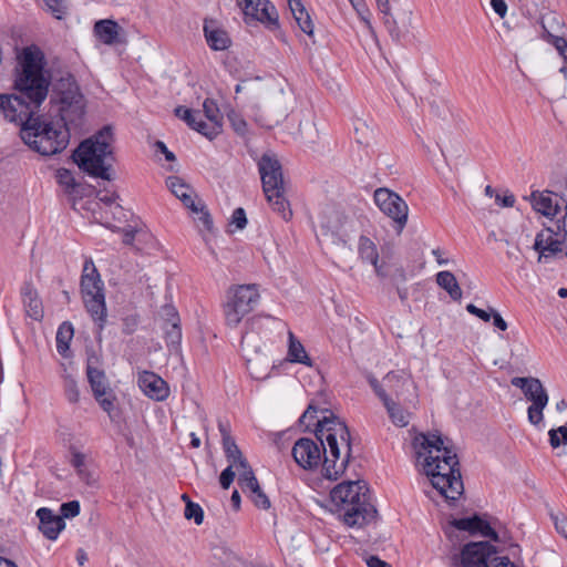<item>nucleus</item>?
<instances>
[{
  "instance_id": "nucleus-19",
  "label": "nucleus",
  "mask_w": 567,
  "mask_h": 567,
  "mask_svg": "<svg viewBox=\"0 0 567 567\" xmlns=\"http://www.w3.org/2000/svg\"><path fill=\"white\" fill-rule=\"evenodd\" d=\"M80 288L82 297L95 296V292L104 293V284L92 258H86L83 264Z\"/></svg>"
},
{
  "instance_id": "nucleus-51",
  "label": "nucleus",
  "mask_w": 567,
  "mask_h": 567,
  "mask_svg": "<svg viewBox=\"0 0 567 567\" xmlns=\"http://www.w3.org/2000/svg\"><path fill=\"white\" fill-rule=\"evenodd\" d=\"M235 465L233 464H229L221 473H220V476H219V483H220V486L224 488V489H228L229 486L231 485V483L234 482V478H235V472L233 470Z\"/></svg>"
},
{
  "instance_id": "nucleus-4",
  "label": "nucleus",
  "mask_w": 567,
  "mask_h": 567,
  "mask_svg": "<svg viewBox=\"0 0 567 567\" xmlns=\"http://www.w3.org/2000/svg\"><path fill=\"white\" fill-rule=\"evenodd\" d=\"M330 499L334 511L349 527H363L378 518V511L371 503L369 487L363 481L338 484L331 489Z\"/></svg>"
},
{
  "instance_id": "nucleus-42",
  "label": "nucleus",
  "mask_w": 567,
  "mask_h": 567,
  "mask_svg": "<svg viewBox=\"0 0 567 567\" xmlns=\"http://www.w3.org/2000/svg\"><path fill=\"white\" fill-rule=\"evenodd\" d=\"M205 117L213 123H223V115L217 103L212 99H206L203 104Z\"/></svg>"
},
{
  "instance_id": "nucleus-55",
  "label": "nucleus",
  "mask_w": 567,
  "mask_h": 567,
  "mask_svg": "<svg viewBox=\"0 0 567 567\" xmlns=\"http://www.w3.org/2000/svg\"><path fill=\"white\" fill-rule=\"evenodd\" d=\"M84 461L85 457L80 452H74L71 457L72 466L78 471V474L82 477L84 475Z\"/></svg>"
},
{
  "instance_id": "nucleus-11",
  "label": "nucleus",
  "mask_w": 567,
  "mask_h": 567,
  "mask_svg": "<svg viewBox=\"0 0 567 567\" xmlns=\"http://www.w3.org/2000/svg\"><path fill=\"white\" fill-rule=\"evenodd\" d=\"M512 384L519 388L525 398L532 402L527 409L528 421L534 425L542 423L543 410L548 403V394L540 380L533 377H516L512 379Z\"/></svg>"
},
{
  "instance_id": "nucleus-6",
  "label": "nucleus",
  "mask_w": 567,
  "mask_h": 567,
  "mask_svg": "<svg viewBox=\"0 0 567 567\" xmlns=\"http://www.w3.org/2000/svg\"><path fill=\"white\" fill-rule=\"evenodd\" d=\"M113 141L112 126H103L90 138L80 143L72 155L74 163L92 177L113 181Z\"/></svg>"
},
{
  "instance_id": "nucleus-31",
  "label": "nucleus",
  "mask_w": 567,
  "mask_h": 567,
  "mask_svg": "<svg viewBox=\"0 0 567 567\" xmlns=\"http://www.w3.org/2000/svg\"><path fill=\"white\" fill-rule=\"evenodd\" d=\"M359 256L363 261L370 262L374 266L375 272L384 277L385 274L382 271V266L378 264L379 255L375 244L368 237L361 236L359 239Z\"/></svg>"
},
{
  "instance_id": "nucleus-32",
  "label": "nucleus",
  "mask_w": 567,
  "mask_h": 567,
  "mask_svg": "<svg viewBox=\"0 0 567 567\" xmlns=\"http://www.w3.org/2000/svg\"><path fill=\"white\" fill-rule=\"evenodd\" d=\"M288 360L293 363H300L308 367L312 365L311 359L307 354L302 343L289 331Z\"/></svg>"
},
{
  "instance_id": "nucleus-22",
  "label": "nucleus",
  "mask_w": 567,
  "mask_h": 567,
  "mask_svg": "<svg viewBox=\"0 0 567 567\" xmlns=\"http://www.w3.org/2000/svg\"><path fill=\"white\" fill-rule=\"evenodd\" d=\"M532 196L533 207L545 216H556L560 212L561 206L564 205L565 207L567 205L564 198L558 197L557 194L554 195L551 192L539 194L537 197L533 193Z\"/></svg>"
},
{
  "instance_id": "nucleus-30",
  "label": "nucleus",
  "mask_w": 567,
  "mask_h": 567,
  "mask_svg": "<svg viewBox=\"0 0 567 567\" xmlns=\"http://www.w3.org/2000/svg\"><path fill=\"white\" fill-rule=\"evenodd\" d=\"M288 4L300 30L311 37L313 34V22L302 2L300 0H288Z\"/></svg>"
},
{
  "instance_id": "nucleus-63",
  "label": "nucleus",
  "mask_w": 567,
  "mask_h": 567,
  "mask_svg": "<svg viewBox=\"0 0 567 567\" xmlns=\"http://www.w3.org/2000/svg\"><path fill=\"white\" fill-rule=\"evenodd\" d=\"M555 527L558 533H560L567 539V518L564 517L561 519L555 518Z\"/></svg>"
},
{
  "instance_id": "nucleus-28",
  "label": "nucleus",
  "mask_w": 567,
  "mask_h": 567,
  "mask_svg": "<svg viewBox=\"0 0 567 567\" xmlns=\"http://www.w3.org/2000/svg\"><path fill=\"white\" fill-rule=\"evenodd\" d=\"M204 33L208 45L215 51L226 50L231 43L227 32L218 28L214 21H205Z\"/></svg>"
},
{
  "instance_id": "nucleus-10",
  "label": "nucleus",
  "mask_w": 567,
  "mask_h": 567,
  "mask_svg": "<svg viewBox=\"0 0 567 567\" xmlns=\"http://www.w3.org/2000/svg\"><path fill=\"white\" fill-rule=\"evenodd\" d=\"M259 293L255 285L238 286L228 295L224 307L226 323L237 327L243 318L258 303Z\"/></svg>"
},
{
  "instance_id": "nucleus-3",
  "label": "nucleus",
  "mask_w": 567,
  "mask_h": 567,
  "mask_svg": "<svg viewBox=\"0 0 567 567\" xmlns=\"http://www.w3.org/2000/svg\"><path fill=\"white\" fill-rule=\"evenodd\" d=\"M417 461L424 457L423 468L441 495L456 499L463 492L460 462L452 447L444 445L440 434H420L413 441Z\"/></svg>"
},
{
  "instance_id": "nucleus-40",
  "label": "nucleus",
  "mask_w": 567,
  "mask_h": 567,
  "mask_svg": "<svg viewBox=\"0 0 567 567\" xmlns=\"http://www.w3.org/2000/svg\"><path fill=\"white\" fill-rule=\"evenodd\" d=\"M64 395L70 403H78L80 400V391L78 383L71 375H65L63 380Z\"/></svg>"
},
{
  "instance_id": "nucleus-35",
  "label": "nucleus",
  "mask_w": 567,
  "mask_h": 567,
  "mask_svg": "<svg viewBox=\"0 0 567 567\" xmlns=\"http://www.w3.org/2000/svg\"><path fill=\"white\" fill-rule=\"evenodd\" d=\"M74 329L71 322L64 321L60 324L58 332H56V350L58 352L66 357V351L70 348V342L73 338Z\"/></svg>"
},
{
  "instance_id": "nucleus-38",
  "label": "nucleus",
  "mask_w": 567,
  "mask_h": 567,
  "mask_svg": "<svg viewBox=\"0 0 567 567\" xmlns=\"http://www.w3.org/2000/svg\"><path fill=\"white\" fill-rule=\"evenodd\" d=\"M241 468L238 476V485L240 486L244 493H247L251 488H258V480L255 476L252 468L249 466L248 462L246 465L238 466Z\"/></svg>"
},
{
  "instance_id": "nucleus-8",
  "label": "nucleus",
  "mask_w": 567,
  "mask_h": 567,
  "mask_svg": "<svg viewBox=\"0 0 567 567\" xmlns=\"http://www.w3.org/2000/svg\"><path fill=\"white\" fill-rule=\"evenodd\" d=\"M258 171L267 202L272 210L281 216L284 220H289L292 216V210L285 196L286 189L281 163L275 155L264 154L258 161Z\"/></svg>"
},
{
  "instance_id": "nucleus-54",
  "label": "nucleus",
  "mask_w": 567,
  "mask_h": 567,
  "mask_svg": "<svg viewBox=\"0 0 567 567\" xmlns=\"http://www.w3.org/2000/svg\"><path fill=\"white\" fill-rule=\"evenodd\" d=\"M318 409L313 404H309L307 410L299 419V423L305 425L308 430L310 426V421L317 417Z\"/></svg>"
},
{
  "instance_id": "nucleus-48",
  "label": "nucleus",
  "mask_w": 567,
  "mask_h": 567,
  "mask_svg": "<svg viewBox=\"0 0 567 567\" xmlns=\"http://www.w3.org/2000/svg\"><path fill=\"white\" fill-rule=\"evenodd\" d=\"M227 117L231 124L234 131L239 135H245L247 132V123L246 121L234 110H230L227 113Z\"/></svg>"
},
{
  "instance_id": "nucleus-33",
  "label": "nucleus",
  "mask_w": 567,
  "mask_h": 567,
  "mask_svg": "<svg viewBox=\"0 0 567 567\" xmlns=\"http://www.w3.org/2000/svg\"><path fill=\"white\" fill-rule=\"evenodd\" d=\"M436 284L444 289L453 300L458 301L462 298V289L451 271H440L436 275Z\"/></svg>"
},
{
  "instance_id": "nucleus-23",
  "label": "nucleus",
  "mask_w": 567,
  "mask_h": 567,
  "mask_svg": "<svg viewBox=\"0 0 567 567\" xmlns=\"http://www.w3.org/2000/svg\"><path fill=\"white\" fill-rule=\"evenodd\" d=\"M82 299L86 311L96 323L97 329L100 331L103 330L107 317L105 293H95V296L82 297Z\"/></svg>"
},
{
  "instance_id": "nucleus-37",
  "label": "nucleus",
  "mask_w": 567,
  "mask_h": 567,
  "mask_svg": "<svg viewBox=\"0 0 567 567\" xmlns=\"http://www.w3.org/2000/svg\"><path fill=\"white\" fill-rule=\"evenodd\" d=\"M221 127L223 123L205 122L199 113V117H196L195 124H193L190 128L197 131L212 141L221 133Z\"/></svg>"
},
{
  "instance_id": "nucleus-1",
  "label": "nucleus",
  "mask_w": 567,
  "mask_h": 567,
  "mask_svg": "<svg viewBox=\"0 0 567 567\" xmlns=\"http://www.w3.org/2000/svg\"><path fill=\"white\" fill-rule=\"evenodd\" d=\"M317 421L315 439L301 437L293 444L291 454L303 470L312 471L322 465V475L338 480L347 470L352 456L351 434L347 424L328 410Z\"/></svg>"
},
{
  "instance_id": "nucleus-9",
  "label": "nucleus",
  "mask_w": 567,
  "mask_h": 567,
  "mask_svg": "<svg viewBox=\"0 0 567 567\" xmlns=\"http://www.w3.org/2000/svg\"><path fill=\"white\" fill-rule=\"evenodd\" d=\"M497 547L487 540L470 542L450 557V567H518L507 556H497Z\"/></svg>"
},
{
  "instance_id": "nucleus-59",
  "label": "nucleus",
  "mask_w": 567,
  "mask_h": 567,
  "mask_svg": "<svg viewBox=\"0 0 567 567\" xmlns=\"http://www.w3.org/2000/svg\"><path fill=\"white\" fill-rule=\"evenodd\" d=\"M218 430L221 434V442H226L227 439H234L231 436L230 424L228 422L218 421Z\"/></svg>"
},
{
  "instance_id": "nucleus-47",
  "label": "nucleus",
  "mask_w": 567,
  "mask_h": 567,
  "mask_svg": "<svg viewBox=\"0 0 567 567\" xmlns=\"http://www.w3.org/2000/svg\"><path fill=\"white\" fill-rule=\"evenodd\" d=\"M56 179L58 183L64 187V192L66 194L70 193V189L74 186L76 183L75 178L73 177L72 173L66 168H60L56 173Z\"/></svg>"
},
{
  "instance_id": "nucleus-43",
  "label": "nucleus",
  "mask_w": 567,
  "mask_h": 567,
  "mask_svg": "<svg viewBox=\"0 0 567 567\" xmlns=\"http://www.w3.org/2000/svg\"><path fill=\"white\" fill-rule=\"evenodd\" d=\"M48 11L52 13V16L56 19H62L68 12V1L66 0H43Z\"/></svg>"
},
{
  "instance_id": "nucleus-24",
  "label": "nucleus",
  "mask_w": 567,
  "mask_h": 567,
  "mask_svg": "<svg viewBox=\"0 0 567 567\" xmlns=\"http://www.w3.org/2000/svg\"><path fill=\"white\" fill-rule=\"evenodd\" d=\"M380 12L383 14V23L391 39L400 43L409 33L408 25L400 27L390 13L389 0H375Z\"/></svg>"
},
{
  "instance_id": "nucleus-21",
  "label": "nucleus",
  "mask_w": 567,
  "mask_h": 567,
  "mask_svg": "<svg viewBox=\"0 0 567 567\" xmlns=\"http://www.w3.org/2000/svg\"><path fill=\"white\" fill-rule=\"evenodd\" d=\"M162 316L165 317L162 329L165 333L166 344L169 348H177L182 340V329L176 309L171 305L162 308Z\"/></svg>"
},
{
  "instance_id": "nucleus-18",
  "label": "nucleus",
  "mask_w": 567,
  "mask_h": 567,
  "mask_svg": "<svg viewBox=\"0 0 567 567\" xmlns=\"http://www.w3.org/2000/svg\"><path fill=\"white\" fill-rule=\"evenodd\" d=\"M137 382L143 393L152 400L164 401L169 395L167 383L154 372H141Z\"/></svg>"
},
{
  "instance_id": "nucleus-14",
  "label": "nucleus",
  "mask_w": 567,
  "mask_h": 567,
  "mask_svg": "<svg viewBox=\"0 0 567 567\" xmlns=\"http://www.w3.org/2000/svg\"><path fill=\"white\" fill-rule=\"evenodd\" d=\"M99 362V358L92 355L87 359L86 363V377L92 389L94 399L99 402L100 406L110 416H112V412L114 410V395L109 388L107 379L105 372L95 367Z\"/></svg>"
},
{
  "instance_id": "nucleus-64",
  "label": "nucleus",
  "mask_w": 567,
  "mask_h": 567,
  "mask_svg": "<svg viewBox=\"0 0 567 567\" xmlns=\"http://www.w3.org/2000/svg\"><path fill=\"white\" fill-rule=\"evenodd\" d=\"M96 193V196L99 198L100 202L104 203L105 205H111L115 202V199L118 197V195L116 193H112V194H106V195H103L101 196V192H95Z\"/></svg>"
},
{
  "instance_id": "nucleus-27",
  "label": "nucleus",
  "mask_w": 567,
  "mask_h": 567,
  "mask_svg": "<svg viewBox=\"0 0 567 567\" xmlns=\"http://www.w3.org/2000/svg\"><path fill=\"white\" fill-rule=\"evenodd\" d=\"M166 185L171 192L182 200L185 207L190 209L193 213L198 212V205L192 196V189L189 185L185 184L178 176H169L166 179Z\"/></svg>"
},
{
  "instance_id": "nucleus-56",
  "label": "nucleus",
  "mask_w": 567,
  "mask_h": 567,
  "mask_svg": "<svg viewBox=\"0 0 567 567\" xmlns=\"http://www.w3.org/2000/svg\"><path fill=\"white\" fill-rule=\"evenodd\" d=\"M198 216V220L203 224L204 228L210 230L213 227V219L210 214L205 209L204 206H198V212L196 213Z\"/></svg>"
},
{
  "instance_id": "nucleus-36",
  "label": "nucleus",
  "mask_w": 567,
  "mask_h": 567,
  "mask_svg": "<svg viewBox=\"0 0 567 567\" xmlns=\"http://www.w3.org/2000/svg\"><path fill=\"white\" fill-rule=\"evenodd\" d=\"M223 450L227 461L235 466L246 465L247 460L243 456L241 451L235 442V439H227L226 442H221Z\"/></svg>"
},
{
  "instance_id": "nucleus-60",
  "label": "nucleus",
  "mask_w": 567,
  "mask_h": 567,
  "mask_svg": "<svg viewBox=\"0 0 567 567\" xmlns=\"http://www.w3.org/2000/svg\"><path fill=\"white\" fill-rule=\"evenodd\" d=\"M495 200L503 207H513L515 204V197L512 194L505 196L496 195Z\"/></svg>"
},
{
  "instance_id": "nucleus-5",
  "label": "nucleus",
  "mask_w": 567,
  "mask_h": 567,
  "mask_svg": "<svg viewBox=\"0 0 567 567\" xmlns=\"http://www.w3.org/2000/svg\"><path fill=\"white\" fill-rule=\"evenodd\" d=\"M13 122L20 125L22 141L43 156H52L64 151L70 142V130L74 127V124L64 122L56 126L38 113Z\"/></svg>"
},
{
  "instance_id": "nucleus-20",
  "label": "nucleus",
  "mask_w": 567,
  "mask_h": 567,
  "mask_svg": "<svg viewBox=\"0 0 567 567\" xmlns=\"http://www.w3.org/2000/svg\"><path fill=\"white\" fill-rule=\"evenodd\" d=\"M35 514L39 518V530L47 539L55 540L65 528L63 517L54 514V512L48 507L39 508Z\"/></svg>"
},
{
  "instance_id": "nucleus-25",
  "label": "nucleus",
  "mask_w": 567,
  "mask_h": 567,
  "mask_svg": "<svg viewBox=\"0 0 567 567\" xmlns=\"http://www.w3.org/2000/svg\"><path fill=\"white\" fill-rule=\"evenodd\" d=\"M549 20H555V14L550 13L542 18L543 38L553 44L563 58L565 65L560 69V72L567 76V40L563 35L548 30Z\"/></svg>"
},
{
  "instance_id": "nucleus-62",
  "label": "nucleus",
  "mask_w": 567,
  "mask_h": 567,
  "mask_svg": "<svg viewBox=\"0 0 567 567\" xmlns=\"http://www.w3.org/2000/svg\"><path fill=\"white\" fill-rule=\"evenodd\" d=\"M493 324L502 330V331H505L507 329V323L506 321L502 318V316L497 312V311H493Z\"/></svg>"
},
{
  "instance_id": "nucleus-57",
  "label": "nucleus",
  "mask_w": 567,
  "mask_h": 567,
  "mask_svg": "<svg viewBox=\"0 0 567 567\" xmlns=\"http://www.w3.org/2000/svg\"><path fill=\"white\" fill-rule=\"evenodd\" d=\"M154 146L157 152H161L165 156L166 161L174 162L176 159L175 154L167 148L164 142L156 141Z\"/></svg>"
},
{
  "instance_id": "nucleus-44",
  "label": "nucleus",
  "mask_w": 567,
  "mask_h": 567,
  "mask_svg": "<svg viewBox=\"0 0 567 567\" xmlns=\"http://www.w3.org/2000/svg\"><path fill=\"white\" fill-rule=\"evenodd\" d=\"M95 192H96L95 187H93L91 185H84V184L76 182L74 184V186L72 187V189H70V193L68 195L72 198L73 207H74L78 198L81 199L84 196H91Z\"/></svg>"
},
{
  "instance_id": "nucleus-15",
  "label": "nucleus",
  "mask_w": 567,
  "mask_h": 567,
  "mask_svg": "<svg viewBox=\"0 0 567 567\" xmlns=\"http://www.w3.org/2000/svg\"><path fill=\"white\" fill-rule=\"evenodd\" d=\"M246 17L267 23L270 30L279 28L276 8L268 0H236Z\"/></svg>"
},
{
  "instance_id": "nucleus-29",
  "label": "nucleus",
  "mask_w": 567,
  "mask_h": 567,
  "mask_svg": "<svg viewBox=\"0 0 567 567\" xmlns=\"http://www.w3.org/2000/svg\"><path fill=\"white\" fill-rule=\"evenodd\" d=\"M21 295L27 313L34 320H40L43 317L42 301L38 297V292L31 282H24L21 288Z\"/></svg>"
},
{
  "instance_id": "nucleus-26",
  "label": "nucleus",
  "mask_w": 567,
  "mask_h": 567,
  "mask_svg": "<svg viewBox=\"0 0 567 567\" xmlns=\"http://www.w3.org/2000/svg\"><path fill=\"white\" fill-rule=\"evenodd\" d=\"M122 28L113 20H99L94 24V33L101 42L107 45L121 43L120 33Z\"/></svg>"
},
{
  "instance_id": "nucleus-17",
  "label": "nucleus",
  "mask_w": 567,
  "mask_h": 567,
  "mask_svg": "<svg viewBox=\"0 0 567 567\" xmlns=\"http://www.w3.org/2000/svg\"><path fill=\"white\" fill-rule=\"evenodd\" d=\"M451 525L458 530L468 532L471 535L480 534L493 542H498L499 536L491 524L480 515L474 514L471 517L454 518Z\"/></svg>"
},
{
  "instance_id": "nucleus-2",
  "label": "nucleus",
  "mask_w": 567,
  "mask_h": 567,
  "mask_svg": "<svg viewBox=\"0 0 567 567\" xmlns=\"http://www.w3.org/2000/svg\"><path fill=\"white\" fill-rule=\"evenodd\" d=\"M50 84L41 58L25 50L14 79L17 93L0 94V112L10 122L37 114L48 96Z\"/></svg>"
},
{
  "instance_id": "nucleus-49",
  "label": "nucleus",
  "mask_w": 567,
  "mask_h": 567,
  "mask_svg": "<svg viewBox=\"0 0 567 567\" xmlns=\"http://www.w3.org/2000/svg\"><path fill=\"white\" fill-rule=\"evenodd\" d=\"M81 506L79 501H70L66 503H62L60 506V517H63V520L65 518H73L80 514Z\"/></svg>"
},
{
  "instance_id": "nucleus-58",
  "label": "nucleus",
  "mask_w": 567,
  "mask_h": 567,
  "mask_svg": "<svg viewBox=\"0 0 567 567\" xmlns=\"http://www.w3.org/2000/svg\"><path fill=\"white\" fill-rule=\"evenodd\" d=\"M491 6L495 13L504 18L507 12V4L504 0H491Z\"/></svg>"
},
{
  "instance_id": "nucleus-45",
  "label": "nucleus",
  "mask_w": 567,
  "mask_h": 567,
  "mask_svg": "<svg viewBox=\"0 0 567 567\" xmlns=\"http://www.w3.org/2000/svg\"><path fill=\"white\" fill-rule=\"evenodd\" d=\"M184 514L187 519H194L196 525H200L204 520L203 508L192 501H188V504L185 506Z\"/></svg>"
},
{
  "instance_id": "nucleus-16",
  "label": "nucleus",
  "mask_w": 567,
  "mask_h": 567,
  "mask_svg": "<svg viewBox=\"0 0 567 567\" xmlns=\"http://www.w3.org/2000/svg\"><path fill=\"white\" fill-rule=\"evenodd\" d=\"M367 380L375 395L382 401L393 424L401 427L406 426L410 414L390 398L374 375L368 374Z\"/></svg>"
},
{
  "instance_id": "nucleus-41",
  "label": "nucleus",
  "mask_w": 567,
  "mask_h": 567,
  "mask_svg": "<svg viewBox=\"0 0 567 567\" xmlns=\"http://www.w3.org/2000/svg\"><path fill=\"white\" fill-rule=\"evenodd\" d=\"M248 496L251 499V502L255 504L256 507L260 509H268L271 506L270 499L265 494V492L261 489L260 485L258 484V488H251L248 492Z\"/></svg>"
},
{
  "instance_id": "nucleus-12",
  "label": "nucleus",
  "mask_w": 567,
  "mask_h": 567,
  "mask_svg": "<svg viewBox=\"0 0 567 567\" xmlns=\"http://www.w3.org/2000/svg\"><path fill=\"white\" fill-rule=\"evenodd\" d=\"M567 205L561 219H558L555 228L547 227L536 235L534 249L538 251V261H547L548 258L563 251V244L567 237L566 230Z\"/></svg>"
},
{
  "instance_id": "nucleus-46",
  "label": "nucleus",
  "mask_w": 567,
  "mask_h": 567,
  "mask_svg": "<svg viewBox=\"0 0 567 567\" xmlns=\"http://www.w3.org/2000/svg\"><path fill=\"white\" fill-rule=\"evenodd\" d=\"M549 435V443L550 445L556 449L560 446V444H567V426L561 425L558 429H551L548 432Z\"/></svg>"
},
{
  "instance_id": "nucleus-13",
  "label": "nucleus",
  "mask_w": 567,
  "mask_h": 567,
  "mask_svg": "<svg viewBox=\"0 0 567 567\" xmlns=\"http://www.w3.org/2000/svg\"><path fill=\"white\" fill-rule=\"evenodd\" d=\"M373 198L380 210L393 220L395 231L401 234L409 215V206L404 199L388 188L375 189Z\"/></svg>"
},
{
  "instance_id": "nucleus-53",
  "label": "nucleus",
  "mask_w": 567,
  "mask_h": 567,
  "mask_svg": "<svg viewBox=\"0 0 567 567\" xmlns=\"http://www.w3.org/2000/svg\"><path fill=\"white\" fill-rule=\"evenodd\" d=\"M137 326H138L137 316H127L123 319L122 332L124 334H132L133 332H135Z\"/></svg>"
},
{
  "instance_id": "nucleus-39",
  "label": "nucleus",
  "mask_w": 567,
  "mask_h": 567,
  "mask_svg": "<svg viewBox=\"0 0 567 567\" xmlns=\"http://www.w3.org/2000/svg\"><path fill=\"white\" fill-rule=\"evenodd\" d=\"M405 382L406 379L402 374L391 371L385 374L380 384L383 385L385 392L386 390H389L398 395L400 389L403 386Z\"/></svg>"
},
{
  "instance_id": "nucleus-34",
  "label": "nucleus",
  "mask_w": 567,
  "mask_h": 567,
  "mask_svg": "<svg viewBox=\"0 0 567 567\" xmlns=\"http://www.w3.org/2000/svg\"><path fill=\"white\" fill-rule=\"evenodd\" d=\"M269 320H276V319L271 316H261V315L255 316V317L248 319V321L246 322L247 329L241 336V346L249 347L255 339V333H258V331L261 329L264 321H269Z\"/></svg>"
},
{
  "instance_id": "nucleus-52",
  "label": "nucleus",
  "mask_w": 567,
  "mask_h": 567,
  "mask_svg": "<svg viewBox=\"0 0 567 567\" xmlns=\"http://www.w3.org/2000/svg\"><path fill=\"white\" fill-rule=\"evenodd\" d=\"M231 224L236 226L237 229H244L247 225V217L245 209L238 207L234 210L231 215Z\"/></svg>"
},
{
  "instance_id": "nucleus-61",
  "label": "nucleus",
  "mask_w": 567,
  "mask_h": 567,
  "mask_svg": "<svg viewBox=\"0 0 567 567\" xmlns=\"http://www.w3.org/2000/svg\"><path fill=\"white\" fill-rule=\"evenodd\" d=\"M368 567H392L386 561L380 559L378 556H369L367 558Z\"/></svg>"
},
{
  "instance_id": "nucleus-50",
  "label": "nucleus",
  "mask_w": 567,
  "mask_h": 567,
  "mask_svg": "<svg viewBox=\"0 0 567 567\" xmlns=\"http://www.w3.org/2000/svg\"><path fill=\"white\" fill-rule=\"evenodd\" d=\"M175 115L186 122V124L192 127L195 124L196 117H199V111H195L192 109H187L185 106H177L175 109Z\"/></svg>"
},
{
  "instance_id": "nucleus-7",
  "label": "nucleus",
  "mask_w": 567,
  "mask_h": 567,
  "mask_svg": "<svg viewBox=\"0 0 567 567\" xmlns=\"http://www.w3.org/2000/svg\"><path fill=\"white\" fill-rule=\"evenodd\" d=\"M50 102L61 122L74 124V128L82 124L85 99L73 74L61 72L59 78H53Z\"/></svg>"
}]
</instances>
